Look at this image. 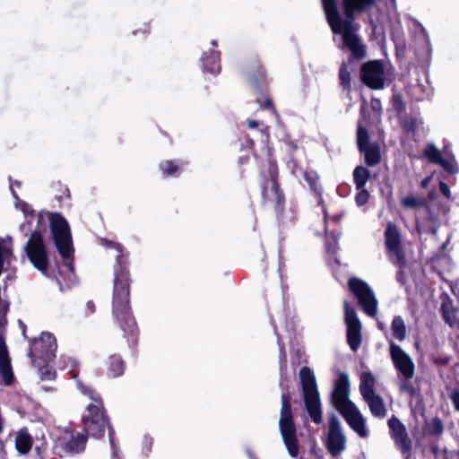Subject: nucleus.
Returning <instances> with one entry per match:
<instances>
[{
    "instance_id": "nucleus-32",
    "label": "nucleus",
    "mask_w": 459,
    "mask_h": 459,
    "mask_svg": "<svg viewBox=\"0 0 459 459\" xmlns=\"http://www.w3.org/2000/svg\"><path fill=\"white\" fill-rule=\"evenodd\" d=\"M60 359L63 363V368L68 370L72 378H76L77 372L75 369L79 366V361L74 357L69 355H63Z\"/></svg>"
},
{
    "instance_id": "nucleus-61",
    "label": "nucleus",
    "mask_w": 459,
    "mask_h": 459,
    "mask_svg": "<svg viewBox=\"0 0 459 459\" xmlns=\"http://www.w3.org/2000/svg\"><path fill=\"white\" fill-rule=\"evenodd\" d=\"M20 228H21V230H23L25 228V224H22Z\"/></svg>"
},
{
    "instance_id": "nucleus-14",
    "label": "nucleus",
    "mask_w": 459,
    "mask_h": 459,
    "mask_svg": "<svg viewBox=\"0 0 459 459\" xmlns=\"http://www.w3.org/2000/svg\"><path fill=\"white\" fill-rule=\"evenodd\" d=\"M86 437L82 434L65 430L63 437L56 439L54 452L59 456L67 454H78L84 450Z\"/></svg>"
},
{
    "instance_id": "nucleus-36",
    "label": "nucleus",
    "mask_w": 459,
    "mask_h": 459,
    "mask_svg": "<svg viewBox=\"0 0 459 459\" xmlns=\"http://www.w3.org/2000/svg\"><path fill=\"white\" fill-rule=\"evenodd\" d=\"M339 77L342 85L345 89H348L351 86V74L347 65L344 63L340 67Z\"/></svg>"
},
{
    "instance_id": "nucleus-25",
    "label": "nucleus",
    "mask_w": 459,
    "mask_h": 459,
    "mask_svg": "<svg viewBox=\"0 0 459 459\" xmlns=\"http://www.w3.org/2000/svg\"><path fill=\"white\" fill-rule=\"evenodd\" d=\"M363 400L368 404L370 412L377 418H385L386 415V409L383 399L377 394L367 396Z\"/></svg>"
},
{
    "instance_id": "nucleus-24",
    "label": "nucleus",
    "mask_w": 459,
    "mask_h": 459,
    "mask_svg": "<svg viewBox=\"0 0 459 459\" xmlns=\"http://www.w3.org/2000/svg\"><path fill=\"white\" fill-rule=\"evenodd\" d=\"M306 181L308 183L310 189L315 193V195L317 198L318 205H321L324 212L325 222H327L328 215L325 207L324 206V201L322 198V187L318 184V176L314 172H305L304 174Z\"/></svg>"
},
{
    "instance_id": "nucleus-3",
    "label": "nucleus",
    "mask_w": 459,
    "mask_h": 459,
    "mask_svg": "<svg viewBox=\"0 0 459 459\" xmlns=\"http://www.w3.org/2000/svg\"><path fill=\"white\" fill-rule=\"evenodd\" d=\"M108 247L117 251L113 290V313L125 335H134L137 330V325L129 306V278L128 272L126 269V260L122 254V248L118 244L110 241Z\"/></svg>"
},
{
    "instance_id": "nucleus-15",
    "label": "nucleus",
    "mask_w": 459,
    "mask_h": 459,
    "mask_svg": "<svg viewBox=\"0 0 459 459\" xmlns=\"http://www.w3.org/2000/svg\"><path fill=\"white\" fill-rule=\"evenodd\" d=\"M357 143L359 150L364 154L365 161L368 166H376L380 162V147L377 143H369V134L361 122H359L357 130Z\"/></svg>"
},
{
    "instance_id": "nucleus-18",
    "label": "nucleus",
    "mask_w": 459,
    "mask_h": 459,
    "mask_svg": "<svg viewBox=\"0 0 459 459\" xmlns=\"http://www.w3.org/2000/svg\"><path fill=\"white\" fill-rule=\"evenodd\" d=\"M445 153L447 158H442L440 151L434 143H429L424 150V156L432 163L440 165L448 173L455 174L459 171V167L453 155H450L445 148Z\"/></svg>"
},
{
    "instance_id": "nucleus-46",
    "label": "nucleus",
    "mask_w": 459,
    "mask_h": 459,
    "mask_svg": "<svg viewBox=\"0 0 459 459\" xmlns=\"http://www.w3.org/2000/svg\"><path fill=\"white\" fill-rule=\"evenodd\" d=\"M257 101L260 104V106L262 108H272V101L268 98H265L264 100H262L258 99Z\"/></svg>"
},
{
    "instance_id": "nucleus-7",
    "label": "nucleus",
    "mask_w": 459,
    "mask_h": 459,
    "mask_svg": "<svg viewBox=\"0 0 459 459\" xmlns=\"http://www.w3.org/2000/svg\"><path fill=\"white\" fill-rule=\"evenodd\" d=\"M279 427L284 445L291 457L299 454L296 427L291 411L290 397L287 392L281 394V410L279 420Z\"/></svg>"
},
{
    "instance_id": "nucleus-35",
    "label": "nucleus",
    "mask_w": 459,
    "mask_h": 459,
    "mask_svg": "<svg viewBox=\"0 0 459 459\" xmlns=\"http://www.w3.org/2000/svg\"><path fill=\"white\" fill-rule=\"evenodd\" d=\"M426 205V200L418 196H408L403 198V206L417 208Z\"/></svg>"
},
{
    "instance_id": "nucleus-22",
    "label": "nucleus",
    "mask_w": 459,
    "mask_h": 459,
    "mask_svg": "<svg viewBox=\"0 0 459 459\" xmlns=\"http://www.w3.org/2000/svg\"><path fill=\"white\" fill-rule=\"evenodd\" d=\"M408 93L415 100H421L423 98V86L420 84V70L416 66L408 69Z\"/></svg>"
},
{
    "instance_id": "nucleus-20",
    "label": "nucleus",
    "mask_w": 459,
    "mask_h": 459,
    "mask_svg": "<svg viewBox=\"0 0 459 459\" xmlns=\"http://www.w3.org/2000/svg\"><path fill=\"white\" fill-rule=\"evenodd\" d=\"M410 30L414 39L416 55L420 57L429 56L431 52V46L424 28L417 22L411 21Z\"/></svg>"
},
{
    "instance_id": "nucleus-6",
    "label": "nucleus",
    "mask_w": 459,
    "mask_h": 459,
    "mask_svg": "<svg viewBox=\"0 0 459 459\" xmlns=\"http://www.w3.org/2000/svg\"><path fill=\"white\" fill-rule=\"evenodd\" d=\"M303 398L307 411L311 420L319 424L322 422V408L316 381L312 370L303 367L299 371Z\"/></svg>"
},
{
    "instance_id": "nucleus-38",
    "label": "nucleus",
    "mask_w": 459,
    "mask_h": 459,
    "mask_svg": "<svg viewBox=\"0 0 459 459\" xmlns=\"http://www.w3.org/2000/svg\"><path fill=\"white\" fill-rule=\"evenodd\" d=\"M414 366L411 358L403 352V377L411 378L413 377Z\"/></svg>"
},
{
    "instance_id": "nucleus-13",
    "label": "nucleus",
    "mask_w": 459,
    "mask_h": 459,
    "mask_svg": "<svg viewBox=\"0 0 459 459\" xmlns=\"http://www.w3.org/2000/svg\"><path fill=\"white\" fill-rule=\"evenodd\" d=\"M345 325L347 327V342L352 351H357L362 342L361 322L356 311L348 301L344 302Z\"/></svg>"
},
{
    "instance_id": "nucleus-52",
    "label": "nucleus",
    "mask_w": 459,
    "mask_h": 459,
    "mask_svg": "<svg viewBox=\"0 0 459 459\" xmlns=\"http://www.w3.org/2000/svg\"><path fill=\"white\" fill-rule=\"evenodd\" d=\"M261 132H262V134L264 135L265 140H267V139H268V137H269V131H268V127H267V126H265L264 128H263V129H262V131H261Z\"/></svg>"
},
{
    "instance_id": "nucleus-60",
    "label": "nucleus",
    "mask_w": 459,
    "mask_h": 459,
    "mask_svg": "<svg viewBox=\"0 0 459 459\" xmlns=\"http://www.w3.org/2000/svg\"><path fill=\"white\" fill-rule=\"evenodd\" d=\"M403 449L405 448L406 446V442H405V438L403 437Z\"/></svg>"
},
{
    "instance_id": "nucleus-17",
    "label": "nucleus",
    "mask_w": 459,
    "mask_h": 459,
    "mask_svg": "<svg viewBox=\"0 0 459 459\" xmlns=\"http://www.w3.org/2000/svg\"><path fill=\"white\" fill-rule=\"evenodd\" d=\"M385 337L390 345V356L392 358L394 368L398 375L402 373V349L399 345L394 343V339L402 341V318L396 316L392 323V333H385Z\"/></svg>"
},
{
    "instance_id": "nucleus-57",
    "label": "nucleus",
    "mask_w": 459,
    "mask_h": 459,
    "mask_svg": "<svg viewBox=\"0 0 459 459\" xmlns=\"http://www.w3.org/2000/svg\"><path fill=\"white\" fill-rule=\"evenodd\" d=\"M274 332H275V334H277L278 341L280 340V343H281V344H282V343H281V337H280V335H279V333H278V332H277V329H274Z\"/></svg>"
},
{
    "instance_id": "nucleus-34",
    "label": "nucleus",
    "mask_w": 459,
    "mask_h": 459,
    "mask_svg": "<svg viewBox=\"0 0 459 459\" xmlns=\"http://www.w3.org/2000/svg\"><path fill=\"white\" fill-rule=\"evenodd\" d=\"M422 126V121L418 117H412L410 118H407L405 123H403V132H411L415 133L418 131Z\"/></svg>"
},
{
    "instance_id": "nucleus-54",
    "label": "nucleus",
    "mask_w": 459,
    "mask_h": 459,
    "mask_svg": "<svg viewBox=\"0 0 459 459\" xmlns=\"http://www.w3.org/2000/svg\"><path fill=\"white\" fill-rule=\"evenodd\" d=\"M360 113H361V117H362L363 118H365V104H362V105H361Z\"/></svg>"
},
{
    "instance_id": "nucleus-28",
    "label": "nucleus",
    "mask_w": 459,
    "mask_h": 459,
    "mask_svg": "<svg viewBox=\"0 0 459 459\" xmlns=\"http://www.w3.org/2000/svg\"><path fill=\"white\" fill-rule=\"evenodd\" d=\"M16 186L17 187H19L21 186V182L20 181H14V182H11L10 184V189L12 191V194H13V198L15 199V207L16 208H20L21 211L23 212L24 216L28 219V218H34V211L32 210L31 206L30 204H28L27 203L22 201L19 199L16 192L13 190V186Z\"/></svg>"
},
{
    "instance_id": "nucleus-30",
    "label": "nucleus",
    "mask_w": 459,
    "mask_h": 459,
    "mask_svg": "<svg viewBox=\"0 0 459 459\" xmlns=\"http://www.w3.org/2000/svg\"><path fill=\"white\" fill-rule=\"evenodd\" d=\"M388 425L391 430V437L394 438L396 446L402 448V422L398 418L393 417L389 420Z\"/></svg>"
},
{
    "instance_id": "nucleus-4",
    "label": "nucleus",
    "mask_w": 459,
    "mask_h": 459,
    "mask_svg": "<svg viewBox=\"0 0 459 459\" xmlns=\"http://www.w3.org/2000/svg\"><path fill=\"white\" fill-rule=\"evenodd\" d=\"M350 379L347 374L341 373L334 383L332 392V403L342 414L351 429L359 437H368L366 419L359 408L349 399Z\"/></svg>"
},
{
    "instance_id": "nucleus-47",
    "label": "nucleus",
    "mask_w": 459,
    "mask_h": 459,
    "mask_svg": "<svg viewBox=\"0 0 459 459\" xmlns=\"http://www.w3.org/2000/svg\"><path fill=\"white\" fill-rule=\"evenodd\" d=\"M55 377V373L52 371H47L46 373L41 371V378L42 379H53Z\"/></svg>"
},
{
    "instance_id": "nucleus-16",
    "label": "nucleus",
    "mask_w": 459,
    "mask_h": 459,
    "mask_svg": "<svg viewBox=\"0 0 459 459\" xmlns=\"http://www.w3.org/2000/svg\"><path fill=\"white\" fill-rule=\"evenodd\" d=\"M268 175L269 179H267L262 185V195L264 199L275 202L276 204H280L283 200V196L276 181L278 176V169L275 161L273 160H269L268 161Z\"/></svg>"
},
{
    "instance_id": "nucleus-27",
    "label": "nucleus",
    "mask_w": 459,
    "mask_h": 459,
    "mask_svg": "<svg viewBox=\"0 0 459 459\" xmlns=\"http://www.w3.org/2000/svg\"><path fill=\"white\" fill-rule=\"evenodd\" d=\"M15 446L20 454L26 455L32 446V438L26 429H21L15 437Z\"/></svg>"
},
{
    "instance_id": "nucleus-11",
    "label": "nucleus",
    "mask_w": 459,
    "mask_h": 459,
    "mask_svg": "<svg viewBox=\"0 0 459 459\" xmlns=\"http://www.w3.org/2000/svg\"><path fill=\"white\" fill-rule=\"evenodd\" d=\"M385 244L389 261L398 266L396 279L397 281H400L402 277L401 235L396 225L392 222H388L386 225L385 231Z\"/></svg>"
},
{
    "instance_id": "nucleus-43",
    "label": "nucleus",
    "mask_w": 459,
    "mask_h": 459,
    "mask_svg": "<svg viewBox=\"0 0 459 459\" xmlns=\"http://www.w3.org/2000/svg\"><path fill=\"white\" fill-rule=\"evenodd\" d=\"M439 189H440V192L447 198V199H451V191L449 189V186L444 183V182H440L439 183Z\"/></svg>"
},
{
    "instance_id": "nucleus-5",
    "label": "nucleus",
    "mask_w": 459,
    "mask_h": 459,
    "mask_svg": "<svg viewBox=\"0 0 459 459\" xmlns=\"http://www.w3.org/2000/svg\"><path fill=\"white\" fill-rule=\"evenodd\" d=\"M76 383L81 393L91 400V403L87 405L86 411L82 415L84 430L91 437H101L105 433L106 428L108 426L101 397L97 392L86 386L82 382L77 381Z\"/></svg>"
},
{
    "instance_id": "nucleus-33",
    "label": "nucleus",
    "mask_w": 459,
    "mask_h": 459,
    "mask_svg": "<svg viewBox=\"0 0 459 459\" xmlns=\"http://www.w3.org/2000/svg\"><path fill=\"white\" fill-rule=\"evenodd\" d=\"M444 425L439 418H434L426 424V431L432 436H438L442 434Z\"/></svg>"
},
{
    "instance_id": "nucleus-59",
    "label": "nucleus",
    "mask_w": 459,
    "mask_h": 459,
    "mask_svg": "<svg viewBox=\"0 0 459 459\" xmlns=\"http://www.w3.org/2000/svg\"><path fill=\"white\" fill-rule=\"evenodd\" d=\"M212 45L213 47H217V41H216V40H212Z\"/></svg>"
},
{
    "instance_id": "nucleus-21",
    "label": "nucleus",
    "mask_w": 459,
    "mask_h": 459,
    "mask_svg": "<svg viewBox=\"0 0 459 459\" xmlns=\"http://www.w3.org/2000/svg\"><path fill=\"white\" fill-rule=\"evenodd\" d=\"M440 299L444 320L451 328L459 331V309L452 306V300L446 293L442 294Z\"/></svg>"
},
{
    "instance_id": "nucleus-23",
    "label": "nucleus",
    "mask_w": 459,
    "mask_h": 459,
    "mask_svg": "<svg viewBox=\"0 0 459 459\" xmlns=\"http://www.w3.org/2000/svg\"><path fill=\"white\" fill-rule=\"evenodd\" d=\"M201 61L204 70L212 74H217L221 72L220 52L216 50L204 52L201 57Z\"/></svg>"
},
{
    "instance_id": "nucleus-42",
    "label": "nucleus",
    "mask_w": 459,
    "mask_h": 459,
    "mask_svg": "<svg viewBox=\"0 0 459 459\" xmlns=\"http://www.w3.org/2000/svg\"><path fill=\"white\" fill-rule=\"evenodd\" d=\"M325 248H326V251L327 253H331V254H335L337 249H338V247H337V243H336V238L334 237H333L332 238H327L326 242H325Z\"/></svg>"
},
{
    "instance_id": "nucleus-56",
    "label": "nucleus",
    "mask_w": 459,
    "mask_h": 459,
    "mask_svg": "<svg viewBox=\"0 0 459 459\" xmlns=\"http://www.w3.org/2000/svg\"><path fill=\"white\" fill-rule=\"evenodd\" d=\"M377 326L380 330H384V325L381 322H377Z\"/></svg>"
},
{
    "instance_id": "nucleus-12",
    "label": "nucleus",
    "mask_w": 459,
    "mask_h": 459,
    "mask_svg": "<svg viewBox=\"0 0 459 459\" xmlns=\"http://www.w3.org/2000/svg\"><path fill=\"white\" fill-rule=\"evenodd\" d=\"M346 436L342 423L335 415H331L328 420L325 446L332 456L341 455L346 449Z\"/></svg>"
},
{
    "instance_id": "nucleus-58",
    "label": "nucleus",
    "mask_w": 459,
    "mask_h": 459,
    "mask_svg": "<svg viewBox=\"0 0 459 459\" xmlns=\"http://www.w3.org/2000/svg\"><path fill=\"white\" fill-rule=\"evenodd\" d=\"M274 332H275V334H277L278 341L280 340V343H281V344H282V343H281V337H280V335H279V333H278V332H277V329H274Z\"/></svg>"
},
{
    "instance_id": "nucleus-31",
    "label": "nucleus",
    "mask_w": 459,
    "mask_h": 459,
    "mask_svg": "<svg viewBox=\"0 0 459 459\" xmlns=\"http://www.w3.org/2000/svg\"><path fill=\"white\" fill-rule=\"evenodd\" d=\"M108 370L112 377H119L124 373L125 364L120 357L111 356L108 361Z\"/></svg>"
},
{
    "instance_id": "nucleus-49",
    "label": "nucleus",
    "mask_w": 459,
    "mask_h": 459,
    "mask_svg": "<svg viewBox=\"0 0 459 459\" xmlns=\"http://www.w3.org/2000/svg\"><path fill=\"white\" fill-rule=\"evenodd\" d=\"M430 180H431V177H428V178H424V179L421 181V186H422L423 188L428 187V186L429 185Z\"/></svg>"
},
{
    "instance_id": "nucleus-10",
    "label": "nucleus",
    "mask_w": 459,
    "mask_h": 459,
    "mask_svg": "<svg viewBox=\"0 0 459 459\" xmlns=\"http://www.w3.org/2000/svg\"><path fill=\"white\" fill-rule=\"evenodd\" d=\"M56 348L57 343L54 335L50 333H42L39 338L31 343L28 355L32 362L39 367L38 359H41L44 362L53 360Z\"/></svg>"
},
{
    "instance_id": "nucleus-37",
    "label": "nucleus",
    "mask_w": 459,
    "mask_h": 459,
    "mask_svg": "<svg viewBox=\"0 0 459 459\" xmlns=\"http://www.w3.org/2000/svg\"><path fill=\"white\" fill-rule=\"evenodd\" d=\"M160 168L162 170L163 174L167 176L174 175L179 169L178 165H177L174 161L171 160H166L161 162Z\"/></svg>"
},
{
    "instance_id": "nucleus-44",
    "label": "nucleus",
    "mask_w": 459,
    "mask_h": 459,
    "mask_svg": "<svg viewBox=\"0 0 459 459\" xmlns=\"http://www.w3.org/2000/svg\"><path fill=\"white\" fill-rule=\"evenodd\" d=\"M450 398L457 411H459V391L454 390L450 394Z\"/></svg>"
},
{
    "instance_id": "nucleus-50",
    "label": "nucleus",
    "mask_w": 459,
    "mask_h": 459,
    "mask_svg": "<svg viewBox=\"0 0 459 459\" xmlns=\"http://www.w3.org/2000/svg\"><path fill=\"white\" fill-rule=\"evenodd\" d=\"M372 106H373V108H374L375 110L379 109V108H380V101H379V100H372Z\"/></svg>"
},
{
    "instance_id": "nucleus-26",
    "label": "nucleus",
    "mask_w": 459,
    "mask_h": 459,
    "mask_svg": "<svg viewBox=\"0 0 459 459\" xmlns=\"http://www.w3.org/2000/svg\"><path fill=\"white\" fill-rule=\"evenodd\" d=\"M359 393L362 398L375 394L376 378L369 371L362 372L360 375Z\"/></svg>"
},
{
    "instance_id": "nucleus-39",
    "label": "nucleus",
    "mask_w": 459,
    "mask_h": 459,
    "mask_svg": "<svg viewBox=\"0 0 459 459\" xmlns=\"http://www.w3.org/2000/svg\"><path fill=\"white\" fill-rule=\"evenodd\" d=\"M280 348V372H281V385H282V377L287 368V358L283 344L279 342Z\"/></svg>"
},
{
    "instance_id": "nucleus-41",
    "label": "nucleus",
    "mask_w": 459,
    "mask_h": 459,
    "mask_svg": "<svg viewBox=\"0 0 459 459\" xmlns=\"http://www.w3.org/2000/svg\"><path fill=\"white\" fill-rule=\"evenodd\" d=\"M35 451L39 459H44L47 453V445L45 440H40L39 444L35 446Z\"/></svg>"
},
{
    "instance_id": "nucleus-2",
    "label": "nucleus",
    "mask_w": 459,
    "mask_h": 459,
    "mask_svg": "<svg viewBox=\"0 0 459 459\" xmlns=\"http://www.w3.org/2000/svg\"><path fill=\"white\" fill-rule=\"evenodd\" d=\"M326 20L334 34H341L343 45L347 47L356 58L365 56L353 22L361 13L370 12L377 0H342L343 16L341 15L336 0H321Z\"/></svg>"
},
{
    "instance_id": "nucleus-1",
    "label": "nucleus",
    "mask_w": 459,
    "mask_h": 459,
    "mask_svg": "<svg viewBox=\"0 0 459 459\" xmlns=\"http://www.w3.org/2000/svg\"><path fill=\"white\" fill-rule=\"evenodd\" d=\"M38 224L40 225L30 237L24 251L32 265L46 274L48 266V255L40 228L45 221L50 223L51 233L55 246L61 255L65 266L70 273L74 271V247L73 238L67 221L58 212H41L34 215Z\"/></svg>"
},
{
    "instance_id": "nucleus-48",
    "label": "nucleus",
    "mask_w": 459,
    "mask_h": 459,
    "mask_svg": "<svg viewBox=\"0 0 459 459\" xmlns=\"http://www.w3.org/2000/svg\"><path fill=\"white\" fill-rule=\"evenodd\" d=\"M450 289L452 292L459 298V289L456 284L450 283Z\"/></svg>"
},
{
    "instance_id": "nucleus-45",
    "label": "nucleus",
    "mask_w": 459,
    "mask_h": 459,
    "mask_svg": "<svg viewBox=\"0 0 459 459\" xmlns=\"http://www.w3.org/2000/svg\"><path fill=\"white\" fill-rule=\"evenodd\" d=\"M108 438H109V443H110V446L112 448V454H113V455H115L117 454V451H116V446H115L114 430L112 429H109V430H108Z\"/></svg>"
},
{
    "instance_id": "nucleus-55",
    "label": "nucleus",
    "mask_w": 459,
    "mask_h": 459,
    "mask_svg": "<svg viewBox=\"0 0 459 459\" xmlns=\"http://www.w3.org/2000/svg\"><path fill=\"white\" fill-rule=\"evenodd\" d=\"M333 220L334 221H336V222H337V221H339L341 220V215L333 216Z\"/></svg>"
},
{
    "instance_id": "nucleus-40",
    "label": "nucleus",
    "mask_w": 459,
    "mask_h": 459,
    "mask_svg": "<svg viewBox=\"0 0 459 459\" xmlns=\"http://www.w3.org/2000/svg\"><path fill=\"white\" fill-rule=\"evenodd\" d=\"M358 190L359 193L356 195L355 201L358 206H362L368 203L369 193L365 189V187Z\"/></svg>"
},
{
    "instance_id": "nucleus-19",
    "label": "nucleus",
    "mask_w": 459,
    "mask_h": 459,
    "mask_svg": "<svg viewBox=\"0 0 459 459\" xmlns=\"http://www.w3.org/2000/svg\"><path fill=\"white\" fill-rule=\"evenodd\" d=\"M0 376L6 385L13 383L14 376L8 349L4 338V325L0 324Z\"/></svg>"
},
{
    "instance_id": "nucleus-9",
    "label": "nucleus",
    "mask_w": 459,
    "mask_h": 459,
    "mask_svg": "<svg viewBox=\"0 0 459 459\" xmlns=\"http://www.w3.org/2000/svg\"><path fill=\"white\" fill-rule=\"evenodd\" d=\"M360 77L367 86L373 90H379L383 89L385 82L390 79V74L382 62L374 60L362 65Z\"/></svg>"
},
{
    "instance_id": "nucleus-8",
    "label": "nucleus",
    "mask_w": 459,
    "mask_h": 459,
    "mask_svg": "<svg viewBox=\"0 0 459 459\" xmlns=\"http://www.w3.org/2000/svg\"><path fill=\"white\" fill-rule=\"evenodd\" d=\"M349 289L358 299L363 311L368 316L375 317L377 314V300L368 283L359 278H351Z\"/></svg>"
},
{
    "instance_id": "nucleus-29",
    "label": "nucleus",
    "mask_w": 459,
    "mask_h": 459,
    "mask_svg": "<svg viewBox=\"0 0 459 459\" xmlns=\"http://www.w3.org/2000/svg\"><path fill=\"white\" fill-rule=\"evenodd\" d=\"M369 178V170L363 167L358 166L353 171V180L357 189L365 187Z\"/></svg>"
},
{
    "instance_id": "nucleus-53",
    "label": "nucleus",
    "mask_w": 459,
    "mask_h": 459,
    "mask_svg": "<svg viewBox=\"0 0 459 459\" xmlns=\"http://www.w3.org/2000/svg\"><path fill=\"white\" fill-rule=\"evenodd\" d=\"M87 307L91 312L93 311L94 304L91 301L87 303Z\"/></svg>"
},
{
    "instance_id": "nucleus-51",
    "label": "nucleus",
    "mask_w": 459,
    "mask_h": 459,
    "mask_svg": "<svg viewBox=\"0 0 459 459\" xmlns=\"http://www.w3.org/2000/svg\"><path fill=\"white\" fill-rule=\"evenodd\" d=\"M257 126H258V122H256L255 120H249L248 121V126L250 128H255Z\"/></svg>"
}]
</instances>
